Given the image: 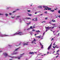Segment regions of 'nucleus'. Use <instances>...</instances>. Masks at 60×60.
Here are the masks:
<instances>
[{
	"label": "nucleus",
	"instance_id": "obj_1",
	"mask_svg": "<svg viewBox=\"0 0 60 60\" xmlns=\"http://www.w3.org/2000/svg\"><path fill=\"white\" fill-rule=\"evenodd\" d=\"M17 34H19V35H22V34H23V33H22V32H20L19 33H16L14 34L13 35H17Z\"/></svg>",
	"mask_w": 60,
	"mask_h": 60
},
{
	"label": "nucleus",
	"instance_id": "obj_2",
	"mask_svg": "<svg viewBox=\"0 0 60 60\" xmlns=\"http://www.w3.org/2000/svg\"><path fill=\"white\" fill-rule=\"evenodd\" d=\"M45 28H46V30L45 31L46 32H47L48 31V30H47V29L48 30H49V29H50L51 28V27H50L49 26H48V27H45Z\"/></svg>",
	"mask_w": 60,
	"mask_h": 60
},
{
	"label": "nucleus",
	"instance_id": "obj_3",
	"mask_svg": "<svg viewBox=\"0 0 60 60\" xmlns=\"http://www.w3.org/2000/svg\"><path fill=\"white\" fill-rule=\"evenodd\" d=\"M0 36L1 37H4V36H9V35H7L6 34H4V35H1Z\"/></svg>",
	"mask_w": 60,
	"mask_h": 60
},
{
	"label": "nucleus",
	"instance_id": "obj_4",
	"mask_svg": "<svg viewBox=\"0 0 60 60\" xmlns=\"http://www.w3.org/2000/svg\"><path fill=\"white\" fill-rule=\"evenodd\" d=\"M36 41V40H35V38H34V40H33L32 42L31 43H34V42H35V41Z\"/></svg>",
	"mask_w": 60,
	"mask_h": 60
},
{
	"label": "nucleus",
	"instance_id": "obj_5",
	"mask_svg": "<svg viewBox=\"0 0 60 60\" xmlns=\"http://www.w3.org/2000/svg\"><path fill=\"white\" fill-rule=\"evenodd\" d=\"M34 53H35V54H37V52H30V55H32V54L33 55H34Z\"/></svg>",
	"mask_w": 60,
	"mask_h": 60
},
{
	"label": "nucleus",
	"instance_id": "obj_6",
	"mask_svg": "<svg viewBox=\"0 0 60 60\" xmlns=\"http://www.w3.org/2000/svg\"><path fill=\"white\" fill-rule=\"evenodd\" d=\"M28 43H29V42H27V44L26 43H25L24 44H23V45L24 46H25V45H28Z\"/></svg>",
	"mask_w": 60,
	"mask_h": 60
},
{
	"label": "nucleus",
	"instance_id": "obj_7",
	"mask_svg": "<svg viewBox=\"0 0 60 60\" xmlns=\"http://www.w3.org/2000/svg\"><path fill=\"white\" fill-rule=\"evenodd\" d=\"M3 54H4V55L5 56V57H6V56H7L8 55V54H7L6 53H3Z\"/></svg>",
	"mask_w": 60,
	"mask_h": 60
},
{
	"label": "nucleus",
	"instance_id": "obj_8",
	"mask_svg": "<svg viewBox=\"0 0 60 60\" xmlns=\"http://www.w3.org/2000/svg\"><path fill=\"white\" fill-rule=\"evenodd\" d=\"M46 8H47V9H48V10H51V8H48V7H46Z\"/></svg>",
	"mask_w": 60,
	"mask_h": 60
},
{
	"label": "nucleus",
	"instance_id": "obj_9",
	"mask_svg": "<svg viewBox=\"0 0 60 60\" xmlns=\"http://www.w3.org/2000/svg\"><path fill=\"white\" fill-rule=\"evenodd\" d=\"M51 48V46H49L48 47V50L50 49Z\"/></svg>",
	"mask_w": 60,
	"mask_h": 60
},
{
	"label": "nucleus",
	"instance_id": "obj_10",
	"mask_svg": "<svg viewBox=\"0 0 60 60\" xmlns=\"http://www.w3.org/2000/svg\"><path fill=\"white\" fill-rule=\"evenodd\" d=\"M50 11H51V12H54L55 11V10H50Z\"/></svg>",
	"mask_w": 60,
	"mask_h": 60
},
{
	"label": "nucleus",
	"instance_id": "obj_11",
	"mask_svg": "<svg viewBox=\"0 0 60 60\" xmlns=\"http://www.w3.org/2000/svg\"><path fill=\"white\" fill-rule=\"evenodd\" d=\"M52 22H56V21H55V20H54V19H52Z\"/></svg>",
	"mask_w": 60,
	"mask_h": 60
},
{
	"label": "nucleus",
	"instance_id": "obj_12",
	"mask_svg": "<svg viewBox=\"0 0 60 60\" xmlns=\"http://www.w3.org/2000/svg\"><path fill=\"white\" fill-rule=\"evenodd\" d=\"M25 19H30V18L27 17Z\"/></svg>",
	"mask_w": 60,
	"mask_h": 60
},
{
	"label": "nucleus",
	"instance_id": "obj_13",
	"mask_svg": "<svg viewBox=\"0 0 60 60\" xmlns=\"http://www.w3.org/2000/svg\"><path fill=\"white\" fill-rule=\"evenodd\" d=\"M19 49V48H17V49H16L15 50V51H17L18 50V49Z\"/></svg>",
	"mask_w": 60,
	"mask_h": 60
},
{
	"label": "nucleus",
	"instance_id": "obj_14",
	"mask_svg": "<svg viewBox=\"0 0 60 60\" xmlns=\"http://www.w3.org/2000/svg\"><path fill=\"white\" fill-rule=\"evenodd\" d=\"M39 43H40V44L41 46H43V45H42V44H41V42H40Z\"/></svg>",
	"mask_w": 60,
	"mask_h": 60
},
{
	"label": "nucleus",
	"instance_id": "obj_15",
	"mask_svg": "<svg viewBox=\"0 0 60 60\" xmlns=\"http://www.w3.org/2000/svg\"><path fill=\"white\" fill-rule=\"evenodd\" d=\"M39 43H40V44L41 46H43V45H42V44H41V42H40Z\"/></svg>",
	"mask_w": 60,
	"mask_h": 60
},
{
	"label": "nucleus",
	"instance_id": "obj_16",
	"mask_svg": "<svg viewBox=\"0 0 60 60\" xmlns=\"http://www.w3.org/2000/svg\"><path fill=\"white\" fill-rule=\"evenodd\" d=\"M36 37H37V38H41V37L39 36Z\"/></svg>",
	"mask_w": 60,
	"mask_h": 60
},
{
	"label": "nucleus",
	"instance_id": "obj_17",
	"mask_svg": "<svg viewBox=\"0 0 60 60\" xmlns=\"http://www.w3.org/2000/svg\"><path fill=\"white\" fill-rule=\"evenodd\" d=\"M30 29H33V26H31L30 27Z\"/></svg>",
	"mask_w": 60,
	"mask_h": 60
},
{
	"label": "nucleus",
	"instance_id": "obj_18",
	"mask_svg": "<svg viewBox=\"0 0 60 60\" xmlns=\"http://www.w3.org/2000/svg\"><path fill=\"white\" fill-rule=\"evenodd\" d=\"M56 48H59V47L57 46V45H56Z\"/></svg>",
	"mask_w": 60,
	"mask_h": 60
},
{
	"label": "nucleus",
	"instance_id": "obj_19",
	"mask_svg": "<svg viewBox=\"0 0 60 60\" xmlns=\"http://www.w3.org/2000/svg\"><path fill=\"white\" fill-rule=\"evenodd\" d=\"M52 26H55V25H56V24H54V23H52Z\"/></svg>",
	"mask_w": 60,
	"mask_h": 60
},
{
	"label": "nucleus",
	"instance_id": "obj_20",
	"mask_svg": "<svg viewBox=\"0 0 60 60\" xmlns=\"http://www.w3.org/2000/svg\"><path fill=\"white\" fill-rule=\"evenodd\" d=\"M45 32L44 33H43V35L42 37H43V36H44V34H45Z\"/></svg>",
	"mask_w": 60,
	"mask_h": 60
},
{
	"label": "nucleus",
	"instance_id": "obj_21",
	"mask_svg": "<svg viewBox=\"0 0 60 60\" xmlns=\"http://www.w3.org/2000/svg\"><path fill=\"white\" fill-rule=\"evenodd\" d=\"M26 24H27V25H30V23H26Z\"/></svg>",
	"mask_w": 60,
	"mask_h": 60
},
{
	"label": "nucleus",
	"instance_id": "obj_22",
	"mask_svg": "<svg viewBox=\"0 0 60 60\" xmlns=\"http://www.w3.org/2000/svg\"><path fill=\"white\" fill-rule=\"evenodd\" d=\"M36 32H37V33H38V32H40V31H39V30L38 31H36Z\"/></svg>",
	"mask_w": 60,
	"mask_h": 60
},
{
	"label": "nucleus",
	"instance_id": "obj_23",
	"mask_svg": "<svg viewBox=\"0 0 60 60\" xmlns=\"http://www.w3.org/2000/svg\"><path fill=\"white\" fill-rule=\"evenodd\" d=\"M17 54V53L16 52V53H15L13 54H12V55H14V54Z\"/></svg>",
	"mask_w": 60,
	"mask_h": 60
},
{
	"label": "nucleus",
	"instance_id": "obj_24",
	"mask_svg": "<svg viewBox=\"0 0 60 60\" xmlns=\"http://www.w3.org/2000/svg\"><path fill=\"white\" fill-rule=\"evenodd\" d=\"M41 7H42L41 6L38 7V8H41Z\"/></svg>",
	"mask_w": 60,
	"mask_h": 60
},
{
	"label": "nucleus",
	"instance_id": "obj_25",
	"mask_svg": "<svg viewBox=\"0 0 60 60\" xmlns=\"http://www.w3.org/2000/svg\"><path fill=\"white\" fill-rule=\"evenodd\" d=\"M56 43V42L54 43L53 44V46H56V44H55Z\"/></svg>",
	"mask_w": 60,
	"mask_h": 60
},
{
	"label": "nucleus",
	"instance_id": "obj_26",
	"mask_svg": "<svg viewBox=\"0 0 60 60\" xmlns=\"http://www.w3.org/2000/svg\"><path fill=\"white\" fill-rule=\"evenodd\" d=\"M47 11H46L45 12V13L47 14Z\"/></svg>",
	"mask_w": 60,
	"mask_h": 60
},
{
	"label": "nucleus",
	"instance_id": "obj_27",
	"mask_svg": "<svg viewBox=\"0 0 60 60\" xmlns=\"http://www.w3.org/2000/svg\"><path fill=\"white\" fill-rule=\"evenodd\" d=\"M59 34H60V33H58V34H57V35H58V36H59Z\"/></svg>",
	"mask_w": 60,
	"mask_h": 60
},
{
	"label": "nucleus",
	"instance_id": "obj_28",
	"mask_svg": "<svg viewBox=\"0 0 60 60\" xmlns=\"http://www.w3.org/2000/svg\"><path fill=\"white\" fill-rule=\"evenodd\" d=\"M58 13H59V14H60V10H59L58 11Z\"/></svg>",
	"mask_w": 60,
	"mask_h": 60
},
{
	"label": "nucleus",
	"instance_id": "obj_29",
	"mask_svg": "<svg viewBox=\"0 0 60 60\" xmlns=\"http://www.w3.org/2000/svg\"><path fill=\"white\" fill-rule=\"evenodd\" d=\"M47 7H45V6H43V8H47Z\"/></svg>",
	"mask_w": 60,
	"mask_h": 60
},
{
	"label": "nucleus",
	"instance_id": "obj_30",
	"mask_svg": "<svg viewBox=\"0 0 60 60\" xmlns=\"http://www.w3.org/2000/svg\"><path fill=\"white\" fill-rule=\"evenodd\" d=\"M27 30H30V28H29L27 29Z\"/></svg>",
	"mask_w": 60,
	"mask_h": 60
},
{
	"label": "nucleus",
	"instance_id": "obj_31",
	"mask_svg": "<svg viewBox=\"0 0 60 60\" xmlns=\"http://www.w3.org/2000/svg\"><path fill=\"white\" fill-rule=\"evenodd\" d=\"M22 57L21 56H20L19 57H19L18 58V59H20V57Z\"/></svg>",
	"mask_w": 60,
	"mask_h": 60
},
{
	"label": "nucleus",
	"instance_id": "obj_32",
	"mask_svg": "<svg viewBox=\"0 0 60 60\" xmlns=\"http://www.w3.org/2000/svg\"><path fill=\"white\" fill-rule=\"evenodd\" d=\"M43 46L42 45V46H41V49H43Z\"/></svg>",
	"mask_w": 60,
	"mask_h": 60
},
{
	"label": "nucleus",
	"instance_id": "obj_33",
	"mask_svg": "<svg viewBox=\"0 0 60 60\" xmlns=\"http://www.w3.org/2000/svg\"><path fill=\"white\" fill-rule=\"evenodd\" d=\"M11 57V58H14V57H14V56H12V57Z\"/></svg>",
	"mask_w": 60,
	"mask_h": 60
},
{
	"label": "nucleus",
	"instance_id": "obj_34",
	"mask_svg": "<svg viewBox=\"0 0 60 60\" xmlns=\"http://www.w3.org/2000/svg\"><path fill=\"white\" fill-rule=\"evenodd\" d=\"M16 11H14L13 12V13H14V12H15Z\"/></svg>",
	"mask_w": 60,
	"mask_h": 60
},
{
	"label": "nucleus",
	"instance_id": "obj_35",
	"mask_svg": "<svg viewBox=\"0 0 60 60\" xmlns=\"http://www.w3.org/2000/svg\"><path fill=\"white\" fill-rule=\"evenodd\" d=\"M37 17H36V21H37Z\"/></svg>",
	"mask_w": 60,
	"mask_h": 60
},
{
	"label": "nucleus",
	"instance_id": "obj_36",
	"mask_svg": "<svg viewBox=\"0 0 60 60\" xmlns=\"http://www.w3.org/2000/svg\"><path fill=\"white\" fill-rule=\"evenodd\" d=\"M28 15L29 16H30V14H29V13H28Z\"/></svg>",
	"mask_w": 60,
	"mask_h": 60
},
{
	"label": "nucleus",
	"instance_id": "obj_37",
	"mask_svg": "<svg viewBox=\"0 0 60 60\" xmlns=\"http://www.w3.org/2000/svg\"><path fill=\"white\" fill-rule=\"evenodd\" d=\"M45 20H46L47 19H48L47 18H45Z\"/></svg>",
	"mask_w": 60,
	"mask_h": 60
},
{
	"label": "nucleus",
	"instance_id": "obj_38",
	"mask_svg": "<svg viewBox=\"0 0 60 60\" xmlns=\"http://www.w3.org/2000/svg\"><path fill=\"white\" fill-rule=\"evenodd\" d=\"M52 43H51V44H50V46H51V47L52 45Z\"/></svg>",
	"mask_w": 60,
	"mask_h": 60
},
{
	"label": "nucleus",
	"instance_id": "obj_39",
	"mask_svg": "<svg viewBox=\"0 0 60 60\" xmlns=\"http://www.w3.org/2000/svg\"><path fill=\"white\" fill-rule=\"evenodd\" d=\"M52 43H51V44H50V46H51V47L52 45Z\"/></svg>",
	"mask_w": 60,
	"mask_h": 60
},
{
	"label": "nucleus",
	"instance_id": "obj_40",
	"mask_svg": "<svg viewBox=\"0 0 60 60\" xmlns=\"http://www.w3.org/2000/svg\"><path fill=\"white\" fill-rule=\"evenodd\" d=\"M43 22H44V23H45L46 22V21H44L43 22H42V23H43Z\"/></svg>",
	"mask_w": 60,
	"mask_h": 60
},
{
	"label": "nucleus",
	"instance_id": "obj_41",
	"mask_svg": "<svg viewBox=\"0 0 60 60\" xmlns=\"http://www.w3.org/2000/svg\"><path fill=\"white\" fill-rule=\"evenodd\" d=\"M32 31L33 32H34V31H35V30L34 29H33V30H32Z\"/></svg>",
	"mask_w": 60,
	"mask_h": 60
},
{
	"label": "nucleus",
	"instance_id": "obj_42",
	"mask_svg": "<svg viewBox=\"0 0 60 60\" xmlns=\"http://www.w3.org/2000/svg\"><path fill=\"white\" fill-rule=\"evenodd\" d=\"M5 15L6 16H8V14H5Z\"/></svg>",
	"mask_w": 60,
	"mask_h": 60
},
{
	"label": "nucleus",
	"instance_id": "obj_43",
	"mask_svg": "<svg viewBox=\"0 0 60 60\" xmlns=\"http://www.w3.org/2000/svg\"><path fill=\"white\" fill-rule=\"evenodd\" d=\"M54 40V39L53 38H52L51 39V41H52V40Z\"/></svg>",
	"mask_w": 60,
	"mask_h": 60
},
{
	"label": "nucleus",
	"instance_id": "obj_44",
	"mask_svg": "<svg viewBox=\"0 0 60 60\" xmlns=\"http://www.w3.org/2000/svg\"><path fill=\"white\" fill-rule=\"evenodd\" d=\"M59 50L58 51H57V52H59Z\"/></svg>",
	"mask_w": 60,
	"mask_h": 60
},
{
	"label": "nucleus",
	"instance_id": "obj_45",
	"mask_svg": "<svg viewBox=\"0 0 60 60\" xmlns=\"http://www.w3.org/2000/svg\"><path fill=\"white\" fill-rule=\"evenodd\" d=\"M56 54V55H58V52H57Z\"/></svg>",
	"mask_w": 60,
	"mask_h": 60
},
{
	"label": "nucleus",
	"instance_id": "obj_46",
	"mask_svg": "<svg viewBox=\"0 0 60 60\" xmlns=\"http://www.w3.org/2000/svg\"><path fill=\"white\" fill-rule=\"evenodd\" d=\"M54 27H55V26L53 27H52V29H53V28H54Z\"/></svg>",
	"mask_w": 60,
	"mask_h": 60
},
{
	"label": "nucleus",
	"instance_id": "obj_47",
	"mask_svg": "<svg viewBox=\"0 0 60 60\" xmlns=\"http://www.w3.org/2000/svg\"><path fill=\"white\" fill-rule=\"evenodd\" d=\"M21 42L19 44V45H21Z\"/></svg>",
	"mask_w": 60,
	"mask_h": 60
},
{
	"label": "nucleus",
	"instance_id": "obj_48",
	"mask_svg": "<svg viewBox=\"0 0 60 60\" xmlns=\"http://www.w3.org/2000/svg\"><path fill=\"white\" fill-rule=\"evenodd\" d=\"M27 11L28 12H30V10H28Z\"/></svg>",
	"mask_w": 60,
	"mask_h": 60
},
{
	"label": "nucleus",
	"instance_id": "obj_49",
	"mask_svg": "<svg viewBox=\"0 0 60 60\" xmlns=\"http://www.w3.org/2000/svg\"><path fill=\"white\" fill-rule=\"evenodd\" d=\"M45 10H48V9H47V8H45V9H44Z\"/></svg>",
	"mask_w": 60,
	"mask_h": 60
},
{
	"label": "nucleus",
	"instance_id": "obj_50",
	"mask_svg": "<svg viewBox=\"0 0 60 60\" xmlns=\"http://www.w3.org/2000/svg\"><path fill=\"white\" fill-rule=\"evenodd\" d=\"M37 13H38V12H35V14H37Z\"/></svg>",
	"mask_w": 60,
	"mask_h": 60
},
{
	"label": "nucleus",
	"instance_id": "obj_51",
	"mask_svg": "<svg viewBox=\"0 0 60 60\" xmlns=\"http://www.w3.org/2000/svg\"><path fill=\"white\" fill-rule=\"evenodd\" d=\"M53 48V49H55V47H54V46H52Z\"/></svg>",
	"mask_w": 60,
	"mask_h": 60
},
{
	"label": "nucleus",
	"instance_id": "obj_52",
	"mask_svg": "<svg viewBox=\"0 0 60 60\" xmlns=\"http://www.w3.org/2000/svg\"><path fill=\"white\" fill-rule=\"evenodd\" d=\"M19 17H20V16H17V18H19Z\"/></svg>",
	"mask_w": 60,
	"mask_h": 60
},
{
	"label": "nucleus",
	"instance_id": "obj_53",
	"mask_svg": "<svg viewBox=\"0 0 60 60\" xmlns=\"http://www.w3.org/2000/svg\"><path fill=\"white\" fill-rule=\"evenodd\" d=\"M43 15V14H41L40 15V16H42V15Z\"/></svg>",
	"mask_w": 60,
	"mask_h": 60
},
{
	"label": "nucleus",
	"instance_id": "obj_54",
	"mask_svg": "<svg viewBox=\"0 0 60 60\" xmlns=\"http://www.w3.org/2000/svg\"><path fill=\"white\" fill-rule=\"evenodd\" d=\"M23 54H25V53H23L22 54H21V55H23Z\"/></svg>",
	"mask_w": 60,
	"mask_h": 60
},
{
	"label": "nucleus",
	"instance_id": "obj_55",
	"mask_svg": "<svg viewBox=\"0 0 60 60\" xmlns=\"http://www.w3.org/2000/svg\"><path fill=\"white\" fill-rule=\"evenodd\" d=\"M58 56H56V58H57V57H58Z\"/></svg>",
	"mask_w": 60,
	"mask_h": 60
},
{
	"label": "nucleus",
	"instance_id": "obj_56",
	"mask_svg": "<svg viewBox=\"0 0 60 60\" xmlns=\"http://www.w3.org/2000/svg\"><path fill=\"white\" fill-rule=\"evenodd\" d=\"M58 17H59L60 18V15H59L58 16Z\"/></svg>",
	"mask_w": 60,
	"mask_h": 60
},
{
	"label": "nucleus",
	"instance_id": "obj_57",
	"mask_svg": "<svg viewBox=\"0 0 60 60\" xmlns=\"http://www.w3.org/2000/svg\"><path fill=\"white\" fill-rule=\"evenodd\" d=\"M52 32L54 34V32H55V31H53Z\"/></svg>",
	"mask_w": 60,
	"mask_h": 60
},
{
	"label": "nucleus",
	"instance_id": "obj_58",
	"mask_svg": "<svg viewBox=\"0 0 60 60\" xmlns=\"http://www.w3.org/2000/svg\"><path fill=\"white\" fill-rule=\"evenodd\" d=\"M19 10V9H17L16 10V11H18V10Z\"/></svg>",
	"mask_w": 60,
	"mask_h": 60
},
{
	"label": "nucleus",
	"instance_id": "obj_59",
	"mask_svg": "<svg viewBox=\"0 0 60 60\" xmlns=\"http://www.w3.org/2000/svg\"><path fill=\"white\" fill-rule=\"evenodd\" d=\"M11 13H9V15H11Z\"/></svg>",
	"mask_w": 60,
	"mask_h": 60
},
{
	"label": "nucleus",
	"instance_id": "obj_60",
	"mask_svg": "<svg viewBox=\"0 0 60 60\" xmlns=\"http://www.w3.org/2000/svg\"><path fill=\"white\" fill-rule=\"evenodd\" d=\"M49 23H50V24H52V23H51L50 22H49Z\"/></svg>",
	"mask_w": 60,
	"mask_h": 60
},
{
	"label": "nucleus",
	"instance_id": "obj_61",
	"mask_svg": "<svg viewBox=\"0 0 60 60\" xmlns=\"http://www.w3.org/2000/svg\"><path fill=\"white\" fill-rule=\"evenodd\" d=\"M56 18H57V16H56Z\"/></svg>",
	"mask_w": 60,
	"mask_h": 60
},
{
	"label": "nucleus",
	"instance_id": "obj_62",
	"mask_svg": "<svg viewBox=\"0 0 60 60\" xmlns=\"http://www.w3.org/2000/svg\"><path fill=\"white\" fill-rule=\"evenodd\" d=\"M48 53H49V52H47V54H48Z\"/></svg>",
	"mask_w": 60,
	"mask_h": 60
},
{
	"label": "nucleus",
	"instance_id": "obj_63",
	"mask_svg": "<svg viewBox=\"0 0 60 60\" xmlns=\"http://www.w3.org/2000/svg\"><path fill=\"white\" fill-rule=\"evenodd\" d=\"M40 15H38V16H40Z\"/></svg>",
	"mask_w": 60,
	"mask_h": 60
},
{
	"label": "nucleus",
	"instance_id": "obj_64",
	"mask_svg": "<svg viewBox=\"0 0 60 60\" xmlns=\"http://www.w3.org/2000/svg\"><path fill=\"white\" fill-rule=\"evenodd\" d=\"M9 60H12V59H9Z\"/></svg>",
	"mask_w": 60,
	"mask_h": 60
}]
</instances>
